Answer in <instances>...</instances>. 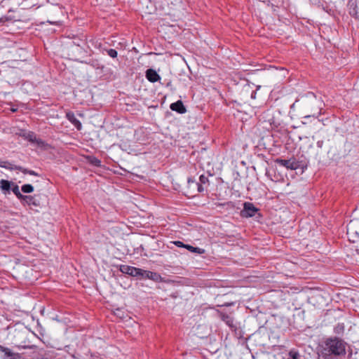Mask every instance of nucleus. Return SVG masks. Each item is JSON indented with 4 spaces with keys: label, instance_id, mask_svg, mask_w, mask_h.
Listing matches in <instances>:
<instances>
[{
    "label": "nucleus",
    "instance_id": "obj_1",
    "mask_svg": "<svg viewBox=\"0 0 359 359\" xmlns=\"http://www.w3.org/2000/svg\"><path fill=\"white\" fill-rule=\"evenodd\" d=\"M346 343L337 337L327 339L325 341L324 351L329 355L335 356L344 355L346 354Z\"/></svg>",
    "mask_w": 359,
    "mask_h": 359
},
{
    "label": "nucleus",
    "instance_id": "obj_2",
    "mask_svg": "<svg viewBox=\"0 0 359 359\" xmlns=\"http://www.w3.org/2000/svg\"><path fill=\"white\" fill-rule=\"evenodd\" d=\"M320 101L318 100L316 96L312 95L311 97L306 103L308 113L304 116V118L307 119L311 117L316 118L321 114Z\"/></svg>",
    "mask_w": 359,
    "mask_h": 359
},
{
    "label": "nucleus",
    "instance_id": "obj_3",
    "mask_svg": "<svg viewBox=\"0 0 359 359\" xmlns=\"http://www.w3.org/2000/svg\"><path fill=\"white\" fill-rule=\"evenodd\" d=\"M18 135L30 142L37 144L39 146L43 147L44 145V142L41 140L37 139L36 135L33 132L20 130Z\"/></svg>",
    "mask_w": 359,
    "mask_h": 359
},
{
    "label": "nucleus",
    "instance_id": "obj_4",
    "mask_svg": "<svg viewBox=\"0 0 359 359\" xmlns=\"http://www.w3.org/2000/svg\"><path fill=\"white\" fill-rule=\"evenodd\" d=\"M119 270L123 273L128 274L134 277H137L141 275L142 269L128 265H121L119 267Z\"/></svg>",
    "mask_w": 359,
    "mask_h": 359
},
{
    "label": "nucleus",
    "instance_id": "obj_5",
    "mask_svg": "<svg viewBox=\"0 0 359 359\" xmlns=\"http://www.w3.org/2000/svg\"><path fill=\"white\" fill-rule=\"evenodd\" d=\"M140 276L154 280L156 282H161L162 280L161 275L158 273L143 269L141 270V275Z\"/></svg>",
    "mask_w": 359,
    "mask_h": 359
},
{
    "label": "nucleus",
    "instance_id": "obj_6",
    "mask_svg": "<svg viewBox=\"0 0 359 359\" xmlns=\"http://www.w3.org/2000/svg\"><path fill=\"white\" fill-rule=\"evenodd\" d=\"M257 209L250 203H245L244 208L242 211V215L243 217H252L257 212Z\"/></svg>",
    "mask_w": 359,
    "mask_h": 359
},
{
    "label": "nucleus",
    "instance_id": "obj_7",
    "mask_svg": "<svg viewBox=\"0 0 359 359\" xmlns=\"http://www.w3.org/2000/svg\"><path fill=\"white\" fill-rule=\"evenodd\" d=\"M0 351L4 353V359H20L19 353L12 352L8 348L0 345Z\"/></svg>",
    "mask_w": 359,
    "mask_h": 359
},
{
    "label": "nucleus",
    "instance_id": "obj_8",
    "mask_svg": "<svg viewBox=\"0 0 359 359\" xmlns=\"http://www.w3.org/2000/svg\"><path fill=\"white\" fill-rule=\"evenodd\" d=\"M146 78L151 83L156 82L161 79V76L153 69H149L146 71Z\"/></svg>",
    "mask_w": 359,
    "mask_h": 359
},
{
    "label": "nucleus",
    "instance_id": "obj_9",
    "mask_svg": "<svg viewBox=\"0 0 359 359\" xmlns=\"http://www.w3.org/2000/svg\"><path fill=\"white\" fill-rule=\"evenodd\" d=\"M277 162L280 165L285 167L287 169H290V170H296L298 167L297 163L295 161H291V160L279 159V160H277Z\"/></svg>",
    "mask_w": 359,
    "mask_h": 359
},
{
    "label": "nucleus",
    "instance_id": "obj_10",
    "mask_svg": "<svg viewBox=\"0 0 359 359\" xmlns=\"http://www.w3.org/2000/svg\"><path fill=\"white\" fill-rule=\"evenodd\" d=\"M171 110L177 111L180 114H184L186 112V108L184 107L182 102L178 100L174 103H172L170 106Z\"/></svg>",
    "mask_w": 359,
    "mask_h": 359
},
{
    "label": "nucleus",
    "instance_id": "obj_11",
    "mask_svg": "<svg viewBox=\"0 0 359 359\" xmlns=\"http://www.w3.org/2000/svg\"><path fill=\"white\" fill-rule=\"evenodd\" d=\"M12 185H13V182L8 181L6 180H1L0 181V189H1L4 194L10 193V190L11 189Z\"/></svg>",
    "mask_w": 359,
    "mask_h": 359
},
{
    "label": "nucleus",
    "instance_id": "obj_12",
    "mask_svg": "<svg viewBox=\"0 0 359 359\" xmlns=\"http://www.w3.org/2000/svg\"><path fill=\"white\" fill-rule=\"evenodd\" d=\"M67 118L78 129L81 128V122L76 118L75 115L72 112H67L66 114Z\"/></svg>",
    "mask_w": 359,
    "mask_h": 359
},
{
    "label": "nucleus",
    "instance_id": "obj_13",
    "mask_svg": "<svg viewBox=\"0 0 359 359\" xmlns=\"http://www.w3.org/2000/svg\"><path fill=\"white\" fill-rule=\"evenodd\" d=\"M13 192L15 194V195L21 200H25V199H31V196H25L22 195L19 190V187L18 185H13V187L12 188Z\"/></svg>",
    "mask_w": 359,
    "mask_h": 359
},
{
    "label": "nucleus",
    "instance_id": "obj_14",
    "mask_svg": "<svg viewBox=\"0 0 359 359\" xmlns=\"http://www.w3.org/2000/svg\"><path fill=\"white\" fill-rule=\"evenodd\" d=\"M184 248L189 250L190 252H196L198 254H203L205 252V250L202 248H195L189 245H184Z\"/></svg>",
    "mask_w": 359,
    "mask_h": 359
},
{
    "label": "nucleus",
    "instance_id": "obj_15",
    "mask_svg": "<svg viewBox=\"0 0 359 359\" xmlns=\"http://www.w3.org/2000/svg\"><path fill=\"white\" fill-rule=\"evenodd\" d=\"M24 193H32L34 191V187L31 184H24L21 187Z\"/></svg>",
    "mask_w": 359,
    "mask_h": 359
},
{
    "label": "nucleus",
    "instance_id": "obj_16",
    "mask_svg": "<svg viewBox=\"0 0 359 359\" xmlns=\"http://www.w3.org/2000/svg\"><path fill=\"white\" fill-rule=\"evenodd\" d=\"M222 320L230 327H233V319L227 316V315H224L222 316Z\"/></svg>",
    "mask_w": 359,
    "mask_h": 359
},
{
    "label": "nucleus",
    "instance_id": "obj_17",
    "mask_svg": "<svg viewBox=\"0 0 359 359\" xmlns=\"http://www.w3.org/2000/svg\"><path fill=\"white\" fill-rule=\"evenodd\" d=\"M107 54L111 57H116L117 56V51L114 49H109L107 50Z\"/></svg>",
    "mask_w": 359,
    "mask_h": 359
},
{
    "label": "nucleus",
    "instance_id": "obj_18",
    "mask_svg": "<svg viewBox=\"0 0 359 359\" xmlns=\"http://www.w3.org/2000/svg\"><path fill=\"white\" fill-rule=\"evenodd\" d=\"M289 355L292 359H299V354L297 351H290L289 353Z\"/></svg>",
    "mask_w": 359,
    "mask_h": 359
},
{
    "label": "nucleus",
    "instance_id": "obj_19",
    "mask_svg": "<svg viewBox=\"0 0 359 359\" xmlns=\"http://www.w3.org/2000/svg\"><path fill=\"white\" fill-rule=\"evenodd\" d=\"M0 167L8 168V169H13V168L11 166L10 163L8 162H1L0 163Z\"/></svg>",
    "mask_w": 359,
    "mask_h": 359
},
{
    "label": "nucleus",
    "instance_id": "obj_20",
    "mask_svg": "<svg viewBox=\"0 0 359 359\" xmlns=\"http://www.w3.org/2000/svg\"><path fill=\"white\" fill-rule=\"evenodd\" d=\"M19 170H20L23 173H27L31 175H37V174L34 170H27V169H23L22 168H19Z\"/></svg>",
    "mask_w": 359,
    "mask_h": 359
},
{
    "label": "nucleus",
    "instance_id": "obj_21",
    "mask_svg": "<svg viewBox=\"0 0 359 359\" xmlns=\"http://www.w3.org/2000/svg\"><path fill=\"white\" fill-rule=\"evenodd\" d=\"M199 180L201 184H205L208 182V177L202 175L200 176Z\"/></svg>",
    "mask_w": 359,
    "mask_h": 359
},
{
    "label": "nucleus",
    "instance_id": "obj_22",
    "mask_svg": "<svg viewBox=\"0 0 359 359\" xmlns=\"http://www.w3.org/2000/svg\"><path fill=\"white\" fill-rule=\"evenodd\" d=\"M175 244L178 246V247H184V244H183L181 241H175Z\"/></svg>",
    "mask_w": 359,
    "mask_h": 359
},
{
    "label": "nucleus",
    "instance_id": "obj_23",
    "mask_svg": "<svg viewBox=\"0 0 359 359\" xmlns=\"http://www.w3.org/2000/svg\"><path fill=\"white\" fill-rule=\"evenodd\" d=\"M204 190L203 186L201 184H198V191L199 192H202Z\"/></svg>",
    "mask_w": 359,
    "mask_h": 359
},
{
    "label": "nucleus",
    "instance_id": "obj_24",
    "mask_svg": "<svg viewBox=\"0 0 359 359\" xmlns=\"http://www.w3.org/2000/svg\"><path fill=\"white\" fill-rule=\"evenodd\" d=\"M255 94H256V93H255V92H253L252 93V95H251L252 98H255Z\"/></svg>",
    "mask_w": 359,
    "mask_h": 359
},
{
    "label": "nucleus",
    "instance_id": "obj_25",
    "mask_svg": "<svg viewBox=\"0 0 359 359\" xmlns=\"http://www.w3.org/2000/svg\"><path fill=\"white\" fill-rule=\"evenodd\" d=\"M32 200V197L31 196V199H25V201L27 203L30 202Z\"/></svg>",
    "mask_w": 359,
    "mask_h": 359
}]
</instances>
